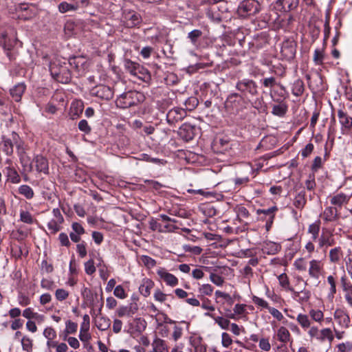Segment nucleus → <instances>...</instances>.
<instances>
[{
    "instance_id": "1",
    "label": "nucleus",
    "mask_w": 352,
    "mask_h": 352,
    "mask_svg": "<svg viewBox=\"0 0 352 352\" xmlns=\"http://www.w3.org/2000/svg\"><path fill=\"white\" fill-rule=\"evenodd\" d=\"M145 96L143 93L137 91H129L121 94L116 100L118 107L126 109L136 106L144 101Z\"/></svg>"
},
{
    "instance_id": "2",
    "label": "nucleus",
    "mask_w": 352,
    "mask_h": 352,
    "mask_svg": "<svg viewBox=\"0 0 352 352\" xmlns=\"http://www.w3.org/2000/svg\"><path fill=\"white\" fill-rule=\"evenodd\" d=\"M50 71L52 78L60 83L67 84L71 81V72L65 62L54 61L50 65Z\"/></svg>"
},
{
    "instance_id": "3",
    "label": "nucleus",
    "mask_w": 352,
    "mask_h": 352,
    "mask_svg": "<svg viewBox=\"0 0 352 352\" xmlns=\"http://www.w3.org/2000/svg\"><path fill=\"white\" fill-rule=\"evenodd\" d=\"M261 8V3L257 0H243L240 3L237 12L241 16L246 17L258 13Z\"/></svg>"
},
{
    "instance_id": "4",
    "label": "nucleus",
    "mask_w": 352,
    "mask_h": 352,
    "mask_svg": "<svg viewBox=\"0 0 352 352\" xmlns=\"http://www.w3.org/2000/svg\"><path fill=\"white\" fill-rule=\"evenodd\" d=\"M17 41V38H8L6 32H2L0 34V46L2 47L10 60L15 59L16 54L13 52V49Z\"/></svg>"
},
{
    "instance_id": "5",
    "label": "nucleus",
    "mask_w": 352,
    "mask_h": 352,
    "mask_svg": "<svg viewBox=\"0 0 352 352\" xmlns=\"http://www.w3.org/2000/svg\"><path fill=\"white\" fill-rule=\"evenodd\" d=\"M236 88L244 94H249L251 96L258 94V86L256 83L251 79L244 78L239 80L236 85Z\"/></svg>"
},
{
    "instance_id": "6",
    "label": "nucleus",
    "mask_w": 352,
    "mask_h": 352,
    "mask_svg": "<svg viewBox=\"0 0 352 352\" xmlns=\"http://www.w3.org/2000/svg\"><path fill=\"white\" fill-rule=\"evenodd\" d=\"M187 116L184 109L174 107L169 110L166 114V121L170 125H175L179 122L182 121Z\"/></svg>"
},
{
    "instance_id": "7",
    "label": "nucleus",
    "mask_w": 352,
    "mask_h": 352,
    "mask_svg": "<svg viewBox=\"0 0 352 352\" xmlns=\"http://www.w3.org/2000/svg\"><path fill=\"white\" fill-rule=\"evenodd\" d=\"M64 102V98L61 93H55L50 101L45 106V112L49 114L54 115L58 111L57 105L60 102Z\"/></svg>"
},
{
    "instance_id": "8",
    "label": "nucleus",
    "mask_w": 352,
    "mask_h": 352,
    "mask_svg": "<svg viewBox=\"0 0 352 352\" xmlns=\"http://www.w3.org/2000/svg\"><path fill=\"white\" fill-rule=\"evenodd\" d=\"M124 66L126 71L134 76H138V74H148L146 69L141 66L139 63L133 62L130 59L124 60Z\"/></svg>"
},
{
    "instance_id": "9",
    "label": "nucleus",
    "mask_w": 352,
    "mask_h": 352,
    "mask_svg": "<svg viewBox=\"0 0 352 352\" xmlns=\"http://www.w3.org/2000/svg\"><path fill=\"white\" fill-rule=\"evenodd\" d=\"M67 65L73 68L78 76H82L85 72L87 63L82 57L74 56L69 58Z\"/></svg>"
},
{
    "instance_id": "10",
    "label": "nucleus",
    "mask_w": 352,
    "mask_h": 352,
    "mask_svg": "<svg viewBox=\"0 0 352 352\" xmlns=\"http://www.w3.org/2000/svg\"><path fill=\"white\" fill-rule=\"evenodd\" d=\"M281 54L287 60H291L296 55V44L294 41L287 40L282 43Z\"/></svg>"
},
{
    "instance_id": "11",
    "label": "nucleus",
    "mask_w": 352,
    "mask_h": 352,
    "mask_svg": "<svg viewBox=\"0 0 352 352\" xmlns=\"http://www.w3.org/2000/svg\"><path fill=\"white\" fill-rule=\"evenodd\" d=\"M92 94L100 98L109 100L113 98L114 93L110 87L100 85L93 89Z\"/></svg>"
},
{
    "instance_id": "12",
    "label": "nucleus",
    "mask_w": 352,
    "mask_h": 352,
    "mask_svg": "<svg viewBox=\"0 0 352 352\" xmlns=\"http://www.w3.org/2000/svg\"><path fill=\"white\" fill-rule=\"evenodd\" d=\"M195 128L194 126L184 123L179 129L178 134L179 137L186 142L192 140L195 137Z\"/></svg>"
},
{
    "instance_id": "13",
    "label": "nucleus",
    "mask_w": 352,
    "mask_h": 352,
    "mask_svg": "<svg viewBox=\"0 0 352 352\" xmlns=\"http://www.w3.org/2000/svg\"><path fill=\"white\" fill-rule=\"evenodd\" d=\"M338 117L342 126V134H344L345 131H350L352 129V118L342 109L338 111Z\"/></svg>"
},
{
    "instance_id": "14",
    "label": "nucleus",
    "mask_w": 352,
    "mask_h": 352,
    "mask_svg": "<svg viewBox=\"0 0 352 352\" xmlns=\"http://www.w3.org/2000/svg\"><path fill=\"white\" fill-rule=\"evenodd\" d=\"M324 223L333 222L338 220L340 215L337 207L328 206L320 214Z\"/></svg>"
},
{
    "instance_id": "15",
    "label": "nucleus",
    "mask_w": 352,
    "mask_h": 352,
    "mask_svg": "<svg viewBox=\"0 0 352 352\" xmlns=\"http://www.w3.org/2000/svg\"><path fill=\"white\" fill-rule=\"evenodd\" d=\"M299 4V0H277L276 5L280 11L289 12L296 10Z\"/></svg>"
},
{
    "instance_id": "16",
    "label": "nucleus",
    "mask_w": 352,
    "mask_h": 352,
    "mask_svg": "<svg viewBox=\"0 0 352 352\" xmlns=\"http://www.w3.org/2000/svg\"><path fill=\"white\" fill-rule=\"evenodd\" d=\"M157 274L168 285L174 287L178 284L177 278L163 267H160L157 270Z\"/></svg>"
},
{
    "instance_id": "17",
    "label": "nucleus",
    "mask_w": 352,
    "mask_h": 352,
    "mask_svg": "<svg viewBox=\"0 0 352 352\" xmlns=\"http://www.w3.org/2000/svg\"><path fill=\"white\" fill-rule=\"evenodd\" d=\"M138 310V305L136 302H131L128 306H122L117 309V314L119 317L132 316Z\"/></svg>"
},
{
    "instance_id": "18",
    "label": "nucleus",
    "mask_w": 352,
    "mask_h": 352,
    "mask_svg": "<svg viewBox=\"0 0 352 352\" xmlns=\"http://www.w3.org/2000/svg\"><path fill=\"white\" fill-rule=\"evenodd\" d=\"M126 25L128 28H134L139 25L142 21V17L140 14L131 11L125 14Z\"/></svg>"
},
{
    "instance_id": "19",
    "label": "nucleus",
    "mask_w": 352,
    "mask_h": 352,
    "mask_svg": "<svg viewBox=\"0 0 352 352\" xmlns=\"http://www.w3.org/2000/svg\"><path fill=\"white\" fill-rule=\"evenodd\" d=\"M334 318L342 327L348 328L349 327L351 319L344 310L336 309L334 312Z\"/></svg>"
},
{
    "instance_id": "20",
    "label": "nucleus",
    "mask_w": 352,
    "mask_h": 352,
    "mask_svg": "<svg viewBox=\"0 0 352 352\" xmlns=\"http://www.w3.org/2000/svg\"><path fill=\"white\" fill-rule=\"evenodd\" d=\"M32 162L35 164L36 169L38 172L45 174L48 173V161L45 157L38 155L34 158Z\"/></svg>"
},
{
    "instance_id": "21",
    "label": "nucleus",
    "mask_w": 352,
    "mask_h": 352,
    "mask_svg": "<svg viewBox=\"0 0 352 352\" xmlns=\"http://www.w3.org/2000/svg\"><path fill=\"white\" fill-rule=\"evenodd\" d=\"M335 244L333 236L330 232H322L318 239V245L321 248H327L329 246H333Z\"/></svg>"
},
{
    "instance_id": "22",
    "label": "nucleus",
    "mask_w": 352,
    "mask_h": 352,
    "mask_svg": "<svg viewBox=\"0 0 352 352\" xmlns=\"http://www.w3.org/2000/svg\"><path fill=\"white\" fill-rule=\"evenodd\" d=\"M350 199V196L340 192L331 198L330 202L331 205L337 208H341L344 204H346Z\"/></svg>"
},
{
    "instance_id": "23",
    "label": "nucleus",
    "mask_w": 352,
    "mask_h": 352,
    "mask_svg": "<svg viewBox=\"0 0 352 352\" xmlns=\"http://www.w3.org/2000/svg\"><path fill=\"white\" fill-rule=\"evenodd\" d=\"M321 270L322 266L320 261L314 259L309 262V274L311 278L318 279Z\"/></svg>"
},
{
    "instance_id": "24",
    "label": "nucleus",
    "mask_w": 352,
    "mask_h": 352,
    "mask_svg": "<svg viewBox=\"0 0 352 352\" xmlns=\"http://www.w3.org/2000/svg\"><path fill=\"white\" fill-rule=\"evenodd\" d=\"M154 287V283L149 278H144L139 287L140 294L144 297H147L151 294V291Z\"/></svg>"
},
{
    "instance_id": "25",
    "label": "nucleus",
    "mask_w": 352,
    "mask_h": 352,
    "mask_svg": "<svg viewBox=\"0 0 352 352\" xmlns=\"http://www.w3.org/2000/svg\"><path fill=\"white\" fill-rule=\"evenodd\" d=\"M13 140L7 138L5 136L2 137V141L0 143V148L7 155H12L13 153V147L14 143Z\"/></svg>"
},
{
    "instance_id": "26",
    "label": "nucleus",
    "mask_w": 352,
    "mask_h": 352,
    "mask_svg": "<svg viewBox=\"0 0 352 352\" xmlns=\"http://www.w3.org/2000/svg\"><path fill=\"white\" fill-rule=\"evenodd\" d=\"M25 90V85L23 83H19L10 89V94L16 102H19L21 100Z\"/></svg>"
},
{
    "instance_id": "27",
    "label": "nucleus",
    "mask_w": 352,
    "mask_h": 352,
    "mask_svg": "<svg viewBox=\"0 0 352 352\" xmlns=\"http://www.w3.org/2000/svg\"><path fill=\"white\" fill-rule=\"evenodd\" d=\"M280 250V245L274 242H267L266 243L262 249L264 254H267L269 255H274L278 253Z\"/></svg>"
},
{
    "instance_id": "28",
    "label": "nucleus",
    "mask_w": 352,
    "mask_h": 352,
    "mask_svg": "<svg viewBox=\"0 0 352 352\" xmlns=\"http://www.w3.org/2000/svg\"><path fill=\"white\" fill-rule=\"evenodd\" d=\"M152 346L153 352H165L168 349L166 342L157 336L153 340Z\"/></svg>"
},
{
    "instance_id": "29",
    "label": "nucleus",
    "mask_w": 352,
    "mask_h": 352,
    "mask_svg": "<svg viewBox=\"0 0 352 352\" xmlns=\"http://www.w3.org/2000/svg\"><path fill=\"white\" fill-rule=\"evenodd\" d=\"M288 107L285 102H280L278 104H274L272 107V113L278 117H283L287 111Z\"/></svg>"
},
{
    "instance_id": "30",
    "label": "nucleus",
    "mask_w": 352,
    "mask_h": 352,
    "mask_svg": "<svg viewBox=\"0 0 352 352\" xmlns=\"http://www.w3.org/2000/svg\"><path fill=\"white\" fill-rule=\"evenodd\" d=\"M320 229V221H316L314 223L310 224L308 227V233L311 234L313 241H316L319 239V232Z\"/></svg>"
},
{
    "instance_id": "31",
    "label": "nucleus",
    "mask_w": 352,
    "mask_h": 352,
    "mask_svg": "<svg viewBox=\"0 0 352 352\" xmlns=\"http://www.w3.org/2000/svg\"><path fill=\"white\" fill-rule=\"evenodd\" d=\"M307 202L306 198H305V192L304 190L299 192L294 199V206L298 208V209H302L304 206H305Z\"/></svg>"
},
{
    "instance_id": "32",
    "label": "nucleus",
    "mask_w": 352,
    "mask_h": 352,
    "mask_svg": "<svg viewBox=\"0 0 352 352\" xmlns=\"http://www.w3.org/2000/svg\"><path fill=\"white\" fill-rule=\"evenodd\" d=\"M305 90V85L302 80L298 79L292 85V92L296 96L302 95Z\"/></svg>"
},
{
    "instance_id": "33",
    "label": "nucleus",
    "mask_w": 352,
    "mask_h": 352,
    "mask_svg": "<svg viewBox=\"0 0 352 352\" xmlns=\"http://www.w3.org/2000/svg\"><path fill=\"white\" fill-rule=\"evenodd\" d=\"M79 8V5L77 3H69L66 1L61 2L58 6V11L60 13H66L69 11H75Z\"/></svg>"
},
{
    "instance_id": "34",
    "label": "nucleus",
    "mask_w": 352,
    "mask_h": 352,
    "mask_svg": "<svg viewBox=\"0 0 352 352\" xmlns=\"http://www.w3.org/2000/svg\"><path fill=\"white\" fill-rule=\"evenodd\" d=\"M277 337L280 342L286 343L290 340V333L285 327H280L277 331Z\"/></svg>"
},
{
    "instance_id": "35",
    "label": "nucleus",
    "mask_w": 352,
    "mask_h": 352,
    "mask_svg": "<svg viewBox=\"0 0 352 352\" xmlns=\"http://www.w3.org/2000/svg\"><path fill=\"white\" fill-rule=\"evenodd\" d=\"M206 316L211 317L214 319L216 323L222 329H228V327L230 324V322L227 318H224L221 316L214 317L212 314L210 313H206Z\"/></svg>"
},
{
    "instance_id": "36",
    "label": "nucleus",
    "mask_w": 352,
    "mask_h": 352,
    "mask_svg": "<svg viewBox=\"0 0 352 352\" xmlns=\"http://www.w3.org/2000/svg\"><path fill=\"white\" fill-rule=\"evenodd\" d=\"M83 104L82 102H72L70 109L72 119L74 120L82 112Z\"/></svg>"
},
{
    "instance_id": "37",
    "label": "nucleus",
    "mask_w": 352,
    "mask_h": 352,
    "mask_svg": "<svg viewBox=\"0 0 352 352\" xmlns=\"http://www.w3.org/2000/svg\"><path fill=\"white\" fill-rule=\"evenodd\" d=\"M111 326V320L108 318L100 316L96 321V327L100 331H106Z\"/></svg>"
},
{
    "instance_id": "38",
    "label": "nucleus",
    "mask_w": 352,
    "mask_h": 352,
    "mask_svg": "<svg viewBox=\"0 0 352 352\" xmlns=\"http://www.w3.org/2000/svg\"><path fill=\"white\" fill-rule=\"evenodd\" d=\"M19 193L24 196L28 199H31L34 197V192L32 188L28 185H21L19 187Z\"/></svg>"
},
{
    "instance_id": "39",
    "label": "nucleus",
    "mask_w": 352,
    "mask_h": 352,
    "mask_svg": "<svg viewBox=\"0 0 352 352\" xmlns=\"http://www.w3.org/2000/svg\"><path fill=\"white\" fill-rule=\"evenodd\" d=\"M326 339L329 340V343H331L334 339L332 331L329 328L322 329L319 338H318L320 342H324Z\"/></svg>"
},
{
    "instance_id": "40",
    "label": "nucleus",
    "mask_w": 352,
    "mask_h": 352,
    "mask_svg": "<svg viewBox=\"0 0 352 352\" xmlns=\"http://www.w3.org/2000/svg\"><path fill=\"white\" fill-rule=\"evenodd\" d=\"M342 255V249L340 247L333 248L329 252V260L331 263H338Z\"/></svg>"
},
{
    "instance_id": "41",
    "label": "nucleus",
    "mask_w": 352,
    "mask_h": 352,
    "mask_svg": "<svg viewBox=\"0 0 352 352\" xmlns=\"http://www.w3.org/2000/svg\"><path fill=\"white\" fill-rule=\"evenodd\" d=\"M7 169L8 176L10 178V182L12 184H19L21 182V177L15 168L8 167Z\"/></svg>"
},
{
    "instance_id": "42",
    "label": "nucleus",
    "mask_w": 352,
    "mask_h": 352,
    "mask_svg": "<svg viewBox=\"0 0 352 352\" xmlns=\"http://www.w3.org/2000/svg\"><path fill=\"white\" fill-rule=\"evenodd\" d=\"M202 34L203 33L200 30L195 29L188 34L187 38L190 39L192 45H195Z\"/></svg>"
},
{
    "instance_id": "43",
    "label": "nucleus",
    "mask_w": 352,
    "mask_h": 352,
    "mask_svg": "<svg viewBox=\"0 0 352 352\" xmlns=\"http://www.w3.org/2000/svg\"><path fill=\"white\" fill-rule=\"evenodd\" d=\"M324 50L322 49H316L314 53L313 60L316 65H320L323 63Z\"/></svg>"
},
{
    "instance_id": "44",
    "label": "nucleus",
    "mask_w": 352,
    "mask_h": 352,
    "mask_svg": "<svg viewBox=\"0 0 352 352\" xmlns=\"http://www.w3.org/2000/svg\"><path fill=\"white\" fill-rule=\"evenodd\" d=\"M296 320L303 329L310 327V320L307 315L300 314L298 315Z\"/></svg>"
},
{
    "instance_id": "45",
    "label": "nucleus",
    "mask_w": 352,
    "mask_h": 352,
    "mask_svg": "<svg viewBox=\"0 0 352 352\" xmlns=\"http://www.w3.org/2000/svg\"><path fill=\"white\" fill-rule=\"evenodd\" d=\"M198 104V99L195 97H190L184 102L185 107L188 111L194 110L197 107Z\"/></svg>"
},
{
    "instance_id": "46",
    "label": "nucleus",
    "mask_w": 352,
    "mask_h": 352,
    "mask_svg": "<svg viewBox=\"0 0 352 352\" xmlns=\"http://www.w3.org/2000/svg\"><path fill=\"white\" fill-rule=\"evenodd\" d=\"M236 214L239 221H243L244 219L249 217L250 212L246 208L240 206L236 209Z\"/></svg>"
},
{
    "instance_id": "47",
    "label": "nucleus",
    "mask_w": 352,
    "mask_h": 352,
    "mask_svg": "<svg viewBox=\"0 0 352 352\" xmlns=\"http://www.w3.org/2000/svg\"><path fill=\"white\" fill-rule=\"evenodd\" d=\"M20 161L22 166L23 167V169L25 171L28 172H32L33 167H32V162H30V159L28 157L21 155L20 156Z\"/></svg>"
},
{
    "instance_id": "48",
    "label": "nucleus",
    "mask_w": 352,
    "mask_h": 352,
    "mask_svg": "<svg viewBox=\"0 0 352 352\" xmlns=\"http://www.w3.org/2000/svg\"><path fill=\"white\" fill-rule=\"evenodd\" d=\"M140 260L141 262L144 264V265L147 268H152L156 265L155 260L146 255H142L140 257Z\"/></svg>"
},
{
    "instance_id": "49",
    "label": "nucleus",
    "mask_w": 352,
    "mask_h": 352,
    "mask_svg": "<svg viewBox=\"0 0 352 352\" xmlns=\"http://www.w3.org/2000/svg\"><path fill=\"white\" fill-rule=\"evenodd\" d=\"M21 345L24 351L27 352L32 351V340L30 339V338L24 336L21 339Z\"/></svg>"
},
{
    "instance_id": "50",
    "label": "nucleus",
    "mask_w": 352,
    "mask_h": 352,
    "mask_svg": "<svg viewBox=\"0 0 352 352\" xmlns=\"http://www.w3.org/2000/svg\"><path fill=\"white\" fill-rule=\"evenodd\" d=\"M149 228L153 231H158L159 232H164L165 230L162 228L157 219L152 218L149 221Z\"/></svg>"
},
{
    "instance_id": "51",
    "label": "nucleus",
    "mask_w": 352,
    "mask_h": 352,
    "mask_svg": "<svg viewBox=\"0 0 352 352\" xmlns=\"http://www.w3.org/2000/svg\"><path fill=\"white\" fill-rule=\"evenodd\" d=\"M59 222L55 219H52L47 223V228L50 231L51 234H56L60 230V226Z\"/></svg>"
},
{
    "instance_id": "52",
    "label": "nucleus",
    "mask_w": 352,
    "mask_h": 352,
    "mask_svg": "<svg viewBox=\"0 0 352 352\" xmlns=\"http://www.w3.org/2000/svg\"><path fill=\"white\" fill-rule=\"evenodd\" d=\"M78 127L80 131L85 133V134H89L91 131V128L86 120H81L78 122Z\"/></svg>"
},
{
    "instance_id": "53",
    "label": "nucleus",
    "mask_w": 352,
    "mask_h": 352,
    "mask_svg": "<svg viewBox=\"0 0 352 352\" xmlns=\"http://www.w3.org/2000/svg\"><path fill=\"white\" fill-rule=\"evenodd\" d=\"M69 295V292L64 289H58L55 292V297L57 300L63 301L66 300Z\"/></svg>"
},
{
    "instance_id": "54",
    "label": "nucleus",
    "mask_w": 352,
    "mask_h": 352,
    "mask_svg": "<svg viewBox=\"0 0 352 352\" xmlns=\"http://www.w3.org/2000/svg\"><path fill=\"white\" fill-rule=\"evenodd\" d=\"M20 219L23 223L32 224L34 221L32 214L28 211H21L20 213Z\"/></svg>"
},
{
    "instance_id": "55",
    "label": "nucleus",
    "mask_w": 352,
    "mask_h": 352,
    "mask_svg": "<svg viewBox=\"0 0 352 352\" xmlns=\"http://www.w3.org/2000/svg\"><path fill=\"white\" fill-rule=\"evenodd\" d=\"M167 317L168 316L165 313L162 311H158V313L156 314L155 316L157 327L162 326L163 324L166 322V320H167Z\"/></svg>"
},
{
    "instance_id": "56",
    "label": "nucleus",
    "mask_w": 352,
    "mask_h": 352,
    "mask_svg": "<svg viewBox=\"0 0 352 352\" xmlns=\"http://www.w3.org/2000/svg\"><path fill=\"white\" fill-rule=\"evenodd\" d=\"M342 287L346 293H352V284L347 280L345 276H343L340 279Z\"/></svg>"
},
{
    "instance_id": "57",
    "label": "nucleus",
    "mask_w": 352,
    "mask_h": 352,
    "mask_svg": "<svg viewBox=\"0 0 352 352\" xmlns=\"http://www.w3.org/2000/svg\"><path fill=\"white\" fill-rule=\"evenodd\" d=\"M338 352H351L352 351V342H346L337 345Z\"/></svg>"
},
{
    "instance_id": "58",
    "label": "nucleus",
    "mask_w": 352,
    "mask_h": 352,
    "mask_svg": "<svg viewBox=\"0 0 352 352\" xmlns=\"http://www.w3.org/2000/svg\"><path fill=\"white\" fill-rule=\"evenodd\" d=\"M41 287L45 289L52 290L55 287V283L52 280L43 278L41 280Z\"/></svg>"
},
{
    "instance_id": "59",
    "label": "nucleus",
    "mask_w": 352,
    "mask_h": 352,
    "mask_svg": "<svg viewBox=\"0 0 352 352\" xmlns=\"http://www.w3.org/2000/svg\"><path fill=\"white\" fill-rule=\"evenodd\" d=\"M232 339L228 333L223 332L221 333V344L223 346L228 348L232 344Z\"/></svg>"
},
{
    "instance_id": "60",
    "label": "nucleus",
    "mask_w": 352,
    "mask_h": 352,
    "mask_svg": "<svg viewBox=\"0 0 352 352\" xmlns=\"http://www.w3.org/2000/svg\"><path fill=\"white\" fill-rule=\"evenodd\" d=\"M77 328V323L68 320L66 322L65 332L67 334L74 333L76 332Z\"/></svg>"
},
{
    "instance_id": "61",
    "label": "nucleus",
    "mask_w": 352,
    "mask_h": 352,
    "mask_svg": "<svg viewBox=\"0 0 352 352\" xmlns=\"http://www.w3.org/2000/svg\"><path fill=\"white\" fill-rule=\"evenodd\" d=\"M85 272L89 275H91L96 272L94 262L92 259L89 260L85 263Z\"/></svg>"
},
{
    "instance_id": "62",
    "label": "nucleus",
    "mask_w": 352,
    "mask_h": 352,
    "mask_svg": "<svg viewBox=\"0 0 352 352\" xmlns=\"http://www.w3.org/2000/svg\"><path fill=\"white\" fill-rule=\"evenodd\" d=\"M113 294L118 298L124 299L126 298V294L122 285H118L115 287Z\"/></svg>"
},
{
    "instance_id": "63",
    "label": "nucleus",
    "mask_w": 352,
    "mask_h": 352,
    "mask_svg": "<svg viewBox=\"0 0 352 352\" xmlns=\"http://www.w3.org/2000/svg\"><path fill=\"white\" fill-rule=\"evenodd\" d=\"M309 315L311 316V318L314 320L316 322H320L323 318V313L320 310H314L311 309L309 311Z\"/></svg>"
},
{
    "instance_id": "64",
    "label": "nucleus",
    "mask_w": 352,
    "mask_h": 352,
    "mask_svg": "<svg viewBox=\"0 0 352 352\" xmlns=\"http://www.w3.org/2000/svg\"><path fill=\"white\" fill-rule=\"evenodd\" d=\"M210 279L214 284L217 286L222 285L224 282L223 278L221 276L214 273L210 274Z\"/></svg>"
}]
</instances>
